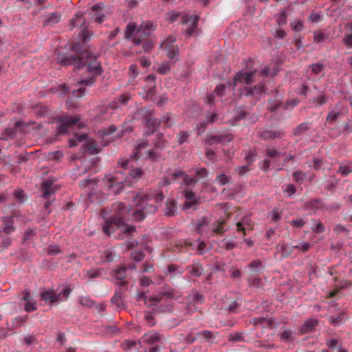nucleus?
Masks as SVG:
<instances>
[{"label": "nucleus", "mask_w": 352, "mask_h": 352, "mask_svg": "<svg viewBox=\"0 0 352 352\" xmlns=\"http://www.w3.org/2000/svg\"><path fill=\"white\" fill-rule=\"evenodd\" d=\"M58 60L63 65H74L78 69L86 67L87 76L78 81V85H91L95 82V78L102 72V67L96 57L87 52L82 53L78 58L73 56H58Z\"/></svg>", "instance_id": "obj_1"}, {"label": "nucleus", "mask_w": 352, "mask_h": 352, "mask_svg": "<svg viewBox=\"0 0 352 352\" xmlns=\"http://www.w3.org/2000/svg\"><path fill=\"white\" fill-rule=\"evenodd\" d=\"M157 24L153 21H142L139 27L134 22L127 24L124 36L126 38H132L135 45H142L145 52H149L155 45V41L151 35L156 30Z\"/></svg>", "instance_id": "obj_2"}, {"label": "nucleus", "mask_w": 352, "mask_h": 352, "mask_svg": "<svg viewBox=\"0 0 352 352\" xmlns=\"http://www.w3.org/2000/svg\"><path fill=\"white\" fill-rule=\"evenodd\" d=\"M151 198H154L155 201L158 203L163 201L164 195L161 191L156 192L155 190H149V192H140L135 196L134 201L137 208L132 212L133 220L140 221L147 214L155 212L157 207L147 204Z\"/></svg>", "instance_id": "obj_3"}, {"label": "nucleus", "mask_w": 352, "mask_h": 352, "mask_svg": "<svg viewBox=\"0 0 352 352\" xmlns=\"http://www.w3.org/2000/svg\"><path fill=\"white\" fill-rule=\"evenodd\" d=\"M144 175V172L142 168L132 169L127 177L124 173L117 171L112 175L107 176L104 179V182L107 188L112 193L116 195L122 190L124 186L131 185L140 179Z\"/></svg>", "instance_id": "obj_4"}, {"label": "nucleus", "mask_w": 352, "mask_h": 352, "mask_svg": "<svg viewBox=\"0 0 352 352\" xmlns=\"http://www.w3.org/2000/svg\"><path fill=\"white\" fill-rule=\"evenodd\" d=\"M113 210L116 214L114 217H111L105 221L102 228L103 232L109 235L115 230L114 227L120 229V230L126 234L135 232V227L130 226L124 222L123 219L125 217L124 213H127V214L129 215L131 212L130 210L126 211L125 205L122 203H116L113 205Z\"/></svg>", "instance_id": "obj_5"}, {"label": "nucleus", "mask_w": 352, "mask_h": 352, "mask_svg": "<svg viewBox=\"0 0 352 352\" xmlns=\"http://www.w3.org/2000/svg\"><path fill=\"white\" fill-rule=\"evenodd\" d=\"M179 19L183 25L186 26L184 32L188 37L198 35L197 24L199 17L197 15L191 14L190 12L175 11L166 14V20L170 23L175 22Z\"/></svg>", "instance_id": "obj_6"}, {"label": "nucleus", "mask_w": 352, "mask_h": 352, "mask_svg": "<svg viewBox=\"0 0 352 352\" xmlns=\"http://www.w3.org/2000/svg\"><path fill=\"white\" fill-rule=\"evenodd\" d=\"M278 68L273 67H265L261 72H258L256 69L250 72H239L233 79V85L235 87L238 83H245L247 85L250 84L254 81V77L258 76H274L278 73Z\"/></svg>", "instance_id": "obj_7"}, {"label": "nucleus", "mask_w": 352, "mask_h": 352, "mask_svg": "<svg viewBox=\"0 0 352 352\" xmlns=\"http://www.w3.org/2000/svg\"><path fill=\"white\" fill-rule=\"evenodd\" d=\"M179 294L177 291L170 287V286L165 285L162 288L160 294L156 296L148 298L144 292H140L138 294L137 300H143L145 304L148 305V306H152L161 302L164 299H177L179 297Z\"/></svg>", "instance_id": "obj_8"}, {"label": "nucleus", "mask_w": 352, "mask_h": 352, "mask_svg": "<svg viewBox=\"0 0 352 352\" xmlns=\"http://www.w3.org/2000/svg\"><path fill=\"white\" fill-rule=\"evenodd\" d=\"M78 143H82L84 148L90 154H96L99 153L100 151V148L97 144L94 141L88 139L85 134H76L74 138L69 140V144L70 147L76 146Z\"/></svg>", "instance_id": "obj_9"}, {"label": "nucleus", "mask_w": 352, "mask_h": 352, "mask_svg": "<svg viewBox=\"0 0 352 352\" xmlns=\"http://www.w3.org/2000/svg\"><path fill=\"white\" fill-rule=\"evenodd\" d=\"M80 118L79 116L75 117H62L59 118L60 122V126L58 127V134H64L67 133L69 129H74L76 126L78 127L85 126L84 124H79Z\"/></svg>", "instance_id": "obj_10"}, {"label": "nucleus", "mask_w": 352, "mask_h": 352, "mask_svg": "<svg viewBox=\"0 0 352 352\" xmlns=\"http://www.w3.org/2000/svg\"><path fill=\"white\" fill-rule=\"evenodd\" d=\"M182 179L183 183L187 186H190L191 184H194L196 182V180L192 177H190L187 175L184 171H177L173 173L170 176V179L164 178L162 182V186H167L170 184L172 182Z\"/></svg>", "instance_id": "obj_11"}, {"label": "nucleus", "mask_w": 352, "mask_h": 352, "mask_svg": "<svg viewBox=\"0 0 352 352\" xmlns=\"http://www.w3.org/2000/svg\"><path fill=\"white\" fill-rule=\"evenodd\" d=\"M184 196L185 197V202L183 204V209L184 210L201 204L200 197H197L195 193L188 189H186L184 191Z\"/></svg>", "instance_id": "obj_12"}, {"label": "nucleus", "mask_w": 352, "mask_h": 352, "mask_svg": "<svg viewBox=\"0 0 352 352\" xmlns=\"http://www.w3.org/2000/svg\"><path fill=\"white\" fill-rule=\"evenodd\" d=\"M175 41V37L169 36L166 40H164L161 45V47L162 48L168 50L167 55L168 58L170 59H173L174 58H175L179 53V50L177 47H173L170 45V43H174Z\"/></svg>", "instance_id": "obj_13"}, {"label": "nucleus", "mask_w": 352, "mask_h": 352, "mask_svg": "<svg viewBox=\"0 0 352 352\" xmlns=\"http://www.w3.org/2000/svg\"><path fill=\"white\" fill-rule=\"evenodd\" d=\"M21 300L25 302L24 309L27 312H31L37 309L36 301L32 298L30 290H25L23 292V297Z\"/></svg>", "instance_id": "obj_14"}, {"label": "nucleus", "mask_w": 352, "mask_h": 352, "mask_svg": "<svg viewBox=\"0 0 352 352\" xmlns=\"http://www.w3.org/2000/svg\"><path fill=\"white\" fill-rule=\"evenodd\" d=\"M93 12L92 19L98 23H102L106 16L102 12L103 6L101 4H95L90 8Z\"/></svg>", "instance_id": "obj_15"}, {"label": "nucleus", "mask_w": 352, "mask_h": 352, "mask_svg": "<svg viewBox=\"0 0 352 352\" xmlns=\"http://www.w3.org/2000/svg\"><path fill=\"white\" fill-rule=\"evenodd\" d=\"M2 226L0 228V232H3L6 234H10L15 230L14 226V217H5L2 219Z\"/></svg>", "instance_id": "obj_16"}, {"label": "nucleus", "mask_w": 352, "mask_h": 352, "mask_svg": "<svg viewBox=\"0 0 352 352\" xmlns=\"http://www.w3.org/2000/svg\"><path fill=\"white\" fill-rule=\"evenodd\" d=\"M318 324V320L316 318H309L305 320L300 328L301 334L312 332Z\"/></svg>", "instance_id": "obj_17"}, {"label": "nucleus", "mask_w": 352, "mask_h": 352, "mask_svg": "<svg viewBox=\"0 0 352 352\" xmlns=\"http://www.w3.org/2000/svg\"><path fill=\"white\" fill-rule=\"evenodd\" d=\"M58 296L53 289L43 290L40 293L41 298L50 304L58 302Z\"/></svg>", "instance_id": "obj_18"}, {"label": "nucleus", "mask_w": 352, "mask_h": 352, "mask_svg": "<svg viewBox=\"0 0 352 352\" xmlns=\"http://www.w3.org/2000/svg\"><path fill=\"white\" fill-rule=\"evenodd\" d=\"M284 135L285 133L283 131H274L270 129L263 130L259 134L260 138L263 140L280 139L282 138Z\"/></svg>", "instance_id": "obj_19"}, {"label": "nucleus", "mask_w": 352, "mask_h": 352, "mask_svg": "<svg viewBox=\"0 0 352 352\" xmlns=\"http://www.w3.org/2000/svg\"><path fill=\"white\" fill-rule=\"evenodd\" d=\"M254 222L250 217H245L241 221L236 223L237 231L242 232L244 236L246 235V229L252 230Z\"/></svg>", "instance_id": "obj_20"}, {"label": "nucleus", "mask_w": 352, "mask_h": 352, "mask_svg": "<svg viewBox=\"0 0 352 352\" xmlns=\"http://www.w3.org/2000/svg\"><path fill=\"white\" fill-rule=\"evenodd\" d=\"M131 96L129 93H124L118 96L113 102H111L109 105L111 109H115L120 107L121 105H125L131 100Z\"/></svg>", "instance_id": "obj_21"}, {"label": "nucleus", "mask_w": 352, "mask_h": 352, "mask_svg": "<svg viewBox=\"0 0 352 352\" xmlns=\"http://www.w3.org/2000/svg\"><path fill=\"white\" fill-rule=\"evenodd\" d=\"M145 124L147 128L146 133L148 134H151L154 133V131L158 127L160 122H157L155 119L153 118V112L149 111L147 114V118L145 121Z\"/></svg>", "instance_id": "obj_22"}, {"label": "nucleus", "mask_w": 352, "mask_h": 352, "mask_svg": "<svg viewBox=\"0 0 352 352\" xmlns=\"http://www.w3.org/2000/svg\"><path fill=\"white\" fill-rule=\"evenodd\" d=\"M162 339L159 333L155 331H149L145 333L142 338V342L148 344H153L159 342Z\"/></svg>", "instance_id": "obj_23"}, {"label": "nucleus", "mask_w": 352, "mask_h": 352, "mask_svg": "<svg viewBox=\"0 0 352 352\" xmlns=\"http://www.w3.org/2000/svg\"><path fill=\"white\" fill-rule=\"evenodd\" d=\"M126 267H121L114 271L113 274L115 283L118 285H125L126 284Z\"/></svg>", "instance_id": "obj_24"}, {"label": "nucleus", "mask_w": 352, "mask_h": 352, "mask_svg": "<svg viewBox=\"0 0 352 352\" xmlns=\"http://www.w3.org/2000/svg\"><path fill=\"white\" fill-rule=\"evenodd\" d=\"M225 91V85H219L214 89L213 93L208 94L206 98V102L209 104L214 103V98L215 96H221Z\"/></svg>", "instance_id": "obj_25"}, {"label": "nucleus", "mask_w": 352, "mask_h": 352, "mask_svg": "<svg viewBox=\"0 0 352 352\" xmlns=\"http://www.w3.org/2000/svg\"><path fill=\"white\" fill-rule=\"evenodd\" d=\"M328 100V96L324 92H320V94L309 100V103L313 107H320L324 104Z\"/></svg>", "instance_id": "obj_26"}, {"label": "nucleus", "mask_w": 352, "mask_h": 352, "mask_svg": "<svg viewBox=\"0 0 352 352\" xmlns=\"http://www.w3.org/2000/svg\"><path fill=\"white\" fill-rule=\"evenodd\" d=\"M41 189L44 197L47 198L50 195L54 192L55 190L53 188V182L50 179H47L42 183Z\"/></svg>", "instance_id": "obj_27"}, {"label": "nucleus", "mask_w": 352, "mask_h": 352, "mask_svg": "<svg viewBox=\"0 0 352 352\" xmlns=\"http://www.w3.org/2000/svg\"><path fill=\"white\" fill-rule=\"evenodd\" d=\"M148 146V142L147 140H140L137 142L131 157L134 160H138L140 157V155L141 153L142 149L146 148Z\"/></svg>", "instance_id": "obj_28"}, {"label": "nucleus", "mask_w": 352, "mask_h": 352, "mask_svg": "<svg viewBox=\"0 0 352 352\" xmlns=\"http://www.w3.org/2000/svg\"><path fill=\"white\" fill-rule=\"evenodd\" d=\"M177 210L176 202L174 199H168L166 202L164 213L166 216H173Z\"/></svg>", "instance_id": "obj_29"}, {"label": "nucleus", "mask_w": 352, "mask_h": 352, "mask_svg": "<svg viewBox=\"0 0 352 352\" xmlns=\"http://www.w3.org/2000/svg\"><path fill=\"white\" fill-rule=\"evenodd\" d=\"M265 87L263 84H258L255 86L253 89H250L247 91L248 96H252L256 98H258L263 93H264Z\"/></svg>", "instance_id": "obj_30"}, {"label": "nucleus", "mask_w": 352, "mask_h": 352, "mask_svg": "<svg viewBox=\"0 0 352 352\" xmlns=\"http://www.w3.org/2000/svg\"><path fill=\"white\" fill-rule=\"evenodd\" d=\"M226 224V220H218L212 224V233L214 234H223L226 230L224 229V225Z\"/></svg>", "instance_id": "obj_31"}, {"label": "nucleus", "mask_w": 352, "mask_h": 352, "mask_svg": "<svg viewBox=\"0 0 352 352\" xmlns=\"http://www.w3.org/2000/svg\"><path fill=\"white\" fill-rule=\"evenodd\" d=\"M85 23V19L82 13H77L71 21V25L73 27H82Z\"/></svg>", "instance_id": "obj_32"}, {"label": "nucleus", "mask_w": 352, "mask_h": 352, "mask_svg": "<svg viewBox=\"0 0 352 352\" xmlns=\"http://www.w3.org/2000/svg\"><path fill=\"white\" fill-rule=\"evenodd\" d=\"M72 291V289L69 285L64 286L63 289L60 291V292L58 294H57V296H59L58 301L66 300L69 296Z\"/></svg>", "instance_id": "obj_33"}, {"label": "nucleus", "mask_w": 352, "mask_h": 352, "mask_svg": "<svg viewBox=\"0 0 352 352\" xmlns=\"http://www.w3.org/2000/svg\"><path fill=\"white\" fill-rule=\"evenodd\" d=\"M209 220L207 217H203L199 220L197 225V230L199 234H202L205 231V228L208 227Z\"/></svg>", "instance_id": "obj_34"}, {"label": "nucleus", "mask_w": 352, "mask_h": 352, "mask_svg": "<svg viewBox=\"0 0 352 352\" xmlns=\"http://www.w3.org/2000/svg\"><path fill=\"white\" fill-rule=\"evenodd\" d=\"M188 268L190 269V274L195 276H200L203 272L201 265L198 263L192 264L191 266L188 267Z\"/></svg>", "instance_id": "obj_35"}, {"label": "nucleus", "mask_w": 352, "mask_h": 352, "mask_svg": "<svg viewBox=\"0 0 352 352\" xmlns=\"http://www.w3.org/2000/svg\"><path fill=\"white\" fill-rule=\"evenodd\" d=\"M160 157L159 149L155 147L152 149H149L146 152V158L152 160L156 161Z\"/></svg>", "instance_id": "obj_36"}, {"label": "nucleus", "mask_w": 352, "mask_h": 352, "mask_svg": "<svg viewBox=\"0 0 352 352\" xmlns=\"http://www.w3.org/2000/svg\"><path fill=\"white\" fill-rule=\"evenodd\" d=\"M309 129V126L308 123H301L294 129V135L296 136L300 135L306 132Z\"/></svg>", "instance_id": "obj_37"}, {"label": "nucleus", "mask_w": 352, "mask_h": 352, "mask_svg": "<svg viewBox=\"0 0 352 352\" xmlns=\"http://www.w3.org/2000/svg\"><path fill=\"white\" fill-rule=\"evenodd\" d=\"M168 144L167 141L164 139V135L162 134L157 135V140L155 143V147L158 149H163Z\"/></svg>", "instance_id": "obj_38"}, {"label": "nucleus", "mask_w": 352, "mask_h": 352, "mask_svg": "<svg viewBox=\"0 0 352 352\" xmlns=\"http://www.w3.org/2000/svg\"><path fill=\"white\" fill-rule=\"evenodd\" d=\"M291 28L295 32H301L304 28L303 21L302 20H294L290 23Z\"/></svg>", "instance_id": "obj_39"}, {"label": "nucleus", "mask_w": 352, "mask_h": 352, "mask_svg": "<svg viewBox=\"0 0 352 352\" xmlns=\"http://www.w3.org/2000/svg\"><path fill=\"white\" fill-rule=\"evenodd\" d=\"M97 181L95 179H87L82 181L80 184V187L81 188H85L88 187L89 188L94 189L95 186H96Z\"/></svg>", "instance_id": "obj_40"}, {"label": "nucleus", "mask_w": 352, "mask_h": 352, "mask_svg": "<svg viewBox=\"0 0 352 352\" xmlns=\"http://www.w3.org/2000/svg\"><path fill=\"white\" fill-rule=\"evenodd\" d=\"M327 36L320 30H317L314 32V41L315 43H320L327 38Z\"/></svg>", "instance_id": "obj_41"}, {"label": "nucleus", "mask_w": 352, "mask_h": 352, "mask_svg": "<svg viewBox=\"0 0 352 352\" xmlns=\"http://www.w3.org/2000/svg\"><path fill=\"white\" fill-rule=\"evenodd\" d=\"M276 21L278 26L284 25L287 23V14L285 10H283L281 13L276 15Z\"/></svg>", "instance_id": "obj_42"}, {"label": "nucleus", "mask_w": 352, "mask_h": 352, "mask_svg": "<svg viewBox=\"0 0 352 352\" xmlns=\"http://www.w3.org/2000/svg\"><path fill=\"white\" fill-rule=\"evenodd\" d=\"M220 135V140H219V144H226L228 142H230L233 138L234 136L230 133H225Z\"/></svg>", "instance_id": "obj_43"}, {"label": "nucleus", "mask_w": 352, "mask_h": 352, "mask_svg": "<svg viewBox=\"0 0 352 352\" xmlns=\"http://www.w3.org/2000/svg\"><path fill=\"white\" fill-rule=\"evenodd\" d=\"M230 179L231 177L226 174H220L216 178L217 182L223 186L228 184L230 182Z\"/></svg>", "instance_id": "obj_44"}, {"label": "nucleus", "mask_w": 352, "mask_h": 352, "mask_svg": "<svg viewBox=\"0 0 352 352\" xmlns=\"http://www.w3.org/2000/svg\"><path fill=\"white\" fill-rule=\"evenodd\" d=\"M79 302L82 305L89 307H93L94 305V300H91L88 296H80V299H79Z\"/></svg>", "instance_id": "obj_45"}, {"label": "nucleus", "mask_w": 352, "mask_h": 352, "mask_svg": "<svg viewBox=\"0 0 352 352\" xmlns=\"http://www.w3.org/2000/svg\"><path fill=\"white\" fill-rule=\"evenodd\" d=\"M220 135H208L205 142L207 144L212 145L214 144L219 143Z\"/></svg>", "instance_id": "obj_46"}, {"label": "nucleus", "mask_w": 352, "mask_h": 352, "mask_svg": "<svg viewBox=\"0 0 352 352\" xmlns=\"http://www.w3.org/2000/svg\"><path fill=\"white\" fill-rule=\"evenodd\" d=\"M340 113L339 111H332L329 113L327 117V122L328 123H333L339 117Z\"/></svg>", "instance_id": "obj_47"}, {"label": "nucleus", "mask_w": 352, "mask_h": 352, "mask_svg": "<svg viewBox=\"0 0 352 352\" xmlns=\"http://www.w3.org/2000/svg\"><path fill=\"white\" fill-rule=\"evenodd\" d=\"M311 73L314 74H320L324 69V65L320 63H315L310 66Z\"/></svg>", "instance_id": "obj_48"}, {"label": "nucleus", "mask_w": 352, "mask_h": 352, "mask_svg": "<svg viewBox=\"0 0 352 352\" xmlns=\"http://www.w3.org/2000/svg\"><path fill=\"white\" fill-rule=\"evenodd\" d=\"M34 112L36 115L43 117L48 112V108L45 106H37L34 108Z\"/></svg>", "instance_id": "obj_49"}, {"label": "nucleus", "mask_w": 352, "mask_h": 352, "mask_svg": "<svg viewBox=\"0 0 352 352\" xmlns=\"http://www.w3.org/2000/svg\"><path fill=\"white\" fill-rule=\"evenodd\" d=\"M111 302L115 303L118 307L123 305V300L121 293H116L113 297L111 298Z\"/></svg>", "instance_id": "obj_50"}, {"label": "nucleus", "mask_w": 352, "mask_h": 352, "mask_svg": "<svg viewBox=\"0 0 352 352\" xmlns=\"http://www.w3.org/2000/svg\"><path fill=\"white\" fill-rule=\"evenodd\" d=\"M271 219L276 222L281 219V214L278 208H274L270 212Z\"/></svg>", "instance_id": "obj_51"}, {"label": "nucleus", "mask_w": 352, "mask_h": 352, "mask_svg": "<svg viewBox=\"0 0 352 352\" xmlns=\"http://www.w3.org/2000/svg\"><path fill=\"white\" fill-rule=\"evenodd\" d=\"M343 43L348 48H352V34H346L342 39Z\"/></svg>", "instance_id": "obj_52"}, {"label": "nucleus", "mask_w": 352, "mask_h": 352, "mask_svg": "<svg viewBox=\"0 0 352 352\" xmlns=\"http://www.w3.org/2000/svg\"><path fill=\"white\" fill-rule=\"evenodd\" d=\"M352 172V168L350 165H341L339 168V173L342 175H347Z\"/></svg>", "instance_id": "obj_53"}, {"label": "nucleus", "mask_w": 352, "mask_h": 352, "mask_svg": "<svg viewBox=\"0 0 352 352\" xmlns=\"http://www.w3.org/2000/svg\"><path fill=\"white\" fill-rule=\"evenodd\" d=\"M208 173L206 168H199L195 170V175L198 178H205L208 176Z\"/></svg>", "instance_id": "obj_54"}, {"label": "nucleus", "mask_w": 352, "mask_h": 352, "mask_svg": "<svg viewBox=\"0 0 352 352\" xmlns=\"http://www.w3.org/2000/svg\"><path fill=\"white\" fill-rule=\"evenodd\" d=\"M161 122L165 127H170L172 126L170 114L167 113L164 115L162 117Z\"/></svg>", "instance_id": "obj_55"}, {"label": "nucleus", "mask_w": 352, "mask_h": 352, "mask_svg": "<svg viewBox=\"0 0 352 352\" xmlns=\"http://www.w3.org/2000/svg\"><path fill=\"white\" fill-rule=\"evenodd\" d=\"M136 343L133 340H126L122 344V347L124 350H130L133 347L135 346Z\"/></svg>", "instance_id": "obj_56"}, {"label": "nucleus", "mask_w": 352, "mask_h": 352, "mask_svg": "<svg viewBox=\"0 0 352 352\" xmlns=\"http://www.w3.org/2000/svg\"><path fill=\"white\" fill-rule=\"evenodd\" d=\"M170 65L168 63H162L157 69V72L162 74H166L170 71Z\"/></svg>", "instance_id": "obj_57"}, {"label": "nucleus", "mask_w": 352, "mask_h": 352, "mask_svg": "<svg viewBox=\"0 0 352 352\" xmlns=\"http://www.w3.org/2000/svg\"><path fill=\"white\" fill-rule=\"evenodd\" d=\"M294 248L302 252H306L311 248V244L309 243H302L298 245H295Z\"/></svg>", "instance_id": "obj_58"}, {"label": "nucleus", "mask_w": 352, "mask_h": 352, "mask_svg": "<svg viewBox=\"0 0 352 352\" xmlns=\"http://www.w3.org/2000/svg\"><path fill=\"white\" fill-rule=\"evenodd\" d=\"M306 177V174L302 171L298 170L293 173V177L295 181L300 182L302 181Z\"/></svg>", "instance_id": "obj_59"}, {"label": "nucleus", "mask_w": 352, "mask_h": 352, "mask_svg": "<svg viewBox=\"0 0 352 352\" xmlns=\"http://www.w3.org/2000/svg\"><path fill=\"white\" fill-rule=\"evenodd\" d=\"M129 72L130 76L133 78H136L139 73L137 65L136 64L131 65L129 67Z\"/></svg>", "instance_id": "obj_60"}, {"label": "nucleus", "mask_w": 352, "mask_h": 352, "mask_svg": "<svg viewBox=\"0 0 352 352\" xmlns=\"http://www.w3.org/2000/svg\"><path fill=\"white\" fill-rule=\"evenodd\" d=\"M188 133L186 131H182L178 134V142L179 144H182L184 142H186L188 138Z\"/></svg>", "instance_id": "obj_61"}, {"label": "nucleus", "mask_w": 352, "mask_h": 352, "mask_svg": "<svg viewBox=\"0 0 352 352\" xmlns=\"http://www.w3.org/2000/svg\"><path fill=\"white\" fill-rule=\"evenodd\" d=\"M144 257V254L140 251H135L131 254V258L135 261H141Z\"/></svg>", "instance_id": "obj_62"}, {"label": "nucleus", "mask_w": 352, "mask_h": 352, "mask_svg": "<svg viewBox=\"0 0 352 352\" xmlns=\"http://www.w3.org/2000/svg\"><path fill=\"white\" fill-rule=\"evenodd\" d=\"M113 258V254L111 251H104L102 255V259L104 261L109 262L111 261Z\"/></svg>", "instance_id": "obj_63"}, {"label": "nucleus", "mask_w": 352, "mask_h": 352, "mask_svg": "<svg viewBox=\"0 0 352 352\" xmlns=\"http://www.w3.org/2000/svg\"><path fill=\"white\" fill-rule=\"evenodd\" d=\"M152 283H153L152 280L149 277L146 276H143L140 278V285L142 287H148Z\"/></svg>", "instance_id": "obj_64"}]
</instances>
